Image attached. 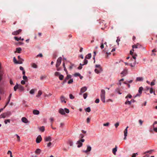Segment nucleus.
<instances>
[{
  "label": "nucleus",
  "instance_id": "f257e3e1",
  "mask_svg": "<svg viewBox=\"0 0 157 157\" xmlns=\"http://www.w3.org/2000/svg\"><path fill=\"white\" fill-rule=\"evenodd\" d=\"M69 112V109L66 108H65L64 109L60 108L59 110V113L62 115H65L66 113H68Z\"/></svg>",
  "mask_w": 157,
  "mask_h": 157
},
{
  "label": "nucleus",
  "instance_id": "f03ea898",
  "mask_svg": "<svg viewBox=\"0 0 157 157\" xmlns=\"http://www.w3.org/2000/svg\"><path fill=\"white\" fill-rule=\"evenodd\" d=\"M11 115V112L10 111H8L1 114L0 115V118H8Z\"/></svg>",
  "mask_w": 157,
  "mask_h": 157
},
{
  "label": "nucleus",
  "instance_id": "7ed1b4c3",
  "mask_svg": "<svg viewBox=\"0 0 157 157\" xmlns=\"http://www.w3.org/2000/svg\"><path fill=\"white\" fill-rule=\"evenodd\" d=\"M105 91L104 90H101L100 94L101 99L103 103L105 102Z\"/></svg>",
  "mask_w": 157,
  "mask_h": 157
},
{
  "label": "nucleus",
  "instance_id": "20e7f679",
  "mask_svg": "<svg viewBox=\"0 0 157 157\" xmlns=\"http://www.w3.org/2000/svg\"><path fill=\"white\" fill-rule=\"evenodd\" d=\"M85 141L84 139H82L80 140H78L76 143V144H78V147H82V143Z\"/></svg>",
  "mask_w": 157,
  "mask_h": 157
},
{
  "label": "nucleus",
  "instance_id": "39448f33",
  "mask_svg": "<svg viewBox=\"0 0 157 157\" xmlns=\"http://www.w3.org/2000/svg\"><path fill=\"white\" fill-rule=\"evenodd\" d=\"M62 60V58L61 57L57 59L56 65V67H59V66L61 63Z\"/></svg>",
  "mask_w": 157,
  "mask_h": 157
},
{
  "label": "nucleus",
  "instance_id": "423d86ee",
  "mask_svg": "<svg viewBox=\"0 0 157 157\" xmlns=\"http://www.w3.org/2000/svg\"><path fill=\"white\" fill-rule=\"evenodd\" d=\"M143 90V88L142 87H140L138 90V93L137 94L134 96V97H136L138 96H140L142 93V91Z\"/></svg>",
  "mask_w": 157,
  "mask_h": 157
},
{
  "label": "nucleus",
  "instance_id": "0eeeda50",
  "mask_svg": "<svg viewBox=\"0 0 157 157\" xmlns=\"http://www.w3.org/2000/svg\"><path fill=\"white\" fill-rule=\"evenodd\" d=\"M21 60H19V61H17L15 57H14L13 58V61L14 63L16 64H21L22 63L23 59H21Z\"/></svg>",
  "mask_w": 157,
  "mask_h": 157
},
{
  "label": "nucleus",
  "instance_id": "6e6552de",
  "mask_svg": "<svg viewBox=\"0 0 157 157\" xmlns=\"http://www.w3.org/2000/svg\"><path fill=\"white\" fill-rule=\"evenodd\" d=\"M21 29H19L16 31H14L12 33V34L14 35H17L19 34L21 32Z\"/></svg>",
  "mask_w": 157,
  "mask_h": 157
},
{
  "label": "nucleus",
  "instance_id": "1a4fd4ad",
  "mask_svg": "<svg viewBox=\"0 0 157 157\" xmlns=\"http://www.w3.org/2000/svg\"><path fill=\"white\" fill-rule=\"evenodd\" d=\"M87 88L86 86H84L81 89L79 94L80 95H81L82 94L85 92L87 90Z\"/></svg>",
  "mask_w": 157,
  "mask_h": 157
},
{
  "label": "nucleus",
  "instance_id": "9d476101",
  "mask_svg": "<svg viewBox=\"0 0 157 157\" xmlns=\"http://www.w3.org/2000/svg\"><path fill=\"white\" fill-rule=\"evenodd\" d=\"M128 127L127 126L124 132V140H126V136H127V134L128 133Z\"/></svg>",
  "mask_w": 157,
  "mask_h": 157
},
{
  "label": "nucleus",
  "instance_id": "9b49d317",
  "mask_svg": "<svg viewBox=\"0 0 157 157\" xmlns=\"http://www.w3.org/2000/svg\"><path fill=\"white\" fill-rule=\"evenodd\" d=\"M42 140V138L40 135H39L36 139V142L37 143H40Z\"/></svg>",
  "mask_w": 157,
  "mask_h": 157
},
{
  "label": "nucleus",
  "instance_id": "f8f14e48",
  "mask_svg": "<svg viewBox=\"0 0 157 157\" xmlns=\"http://www.w3.org/2000/svg\"><path fill=\"white\" fill-rule=\"evenodd\" d=\"M133 52H132V50L130 51V54L132 56L133 59L135 60L136 59V57L137 56V55L136 54H134Z\"/></svg>",
  "mask_w": 157,
  "mask_h": 157
},
{
  "label": "nucleus",
  "instance_id": "ddd939ff",
  "mask_svg": "<svg viewBox=\"0 0 157 157\" xmlns=\"http://www.w3.org/2000/svg\"><path fill=\"white\" fill-rule=\"evenodd\" d=\"M127 74V70L124 69L123 71L121 73V75L122 77H123L126 75Z\"/></svg>",
  "mask_w": 157,
  "mask_h": 157
},
{
  "label": "nucleus",
  "instance_id": "4468645a",
  "mask_svg": "<svg viewBox=\"0 0 157 157\" xmlns=\"http://www.w3.org/2000/svg\"><path fill=\"white\" fill-rule=\"evenodd\" d=\"M87 149L86 150L83 151V152L85 153H87L88 152H89V151H91V147L90 146H89V145H87Z\"/></svg>",
  "mask_w": 157,
  "mask_h": 157
},
{
  "label": "nucleus",
  "instance_id": "2eb2a0df",
  "mask_svg": "<svg viewBox=\"0 0 157 157\" xmlns=\"http://www.w3.org/2000/svg\"><path fill=\"white\" fill-rule=\"evenodd\" d=\"M102 71V68H100V69L97 68L95 69L94 71L96 73L98 74Z\"/></svg>",
  "mask_w": 157,
  "mask_h": 157
},
{
  "label": "nucleus",
  "instance_id": "dca6fc26",
  "mask_svg": "<svg viewBox=\"0 0 157 157\" xmlns=\"http://www.w3.org/2000/svg\"><path fill=\"white\" fill-rule=\"evenodd\" d=\"M21 121L25 123H27L29 122L27 119L25 117H23L21 119Z\"/></svg>",
  "mask_w": 157,
  "mask_h": 157
},
{
  "label": "nucleus",
  "instance_id": "f3484780",
  "mask_svg": "<svg viewBox=\"0 0 157 157\" xmlns=\"http://www.w3.org/2000/svg\"><path fill=\"white\" fill-rule=\"evenodd\" d=\"M18 89L20 92L24 91V87L21 85H19Z\"/></svg>",
  "mask_w": 157,
  "mask_h": 157
},
{
  "label": "nucleus",
  "instance_id": "a211bd4d",
  "mask_svg": "<svg viewBox=\"0 0 157 157\" xmlns=\"http://www.w3.org/2000/svg\"><path fill=\"white\" fill-rule=\"evenodd\" d=\"M60 99L61 102H64L65 103H66V102L65 100V97L63 96H62L60 97Z\"/></svg>",
  "mask_w": 157,
  "mask_h": 157
},
{
  "label": "nucleus",
  "instance_id": "6ab92c4d",
  "mask_svg": "<svg viewBox=\"0 0 157 157\" xmlns=\"http://www.w3.org/2000/svg\"><path fill=\"white\" fill-rule=\"evenodd\" d=\"M52 140L50 136L46 137L44 138V140L45 141H51Z\"/></svg>",
  "mask_w": 157,
  "mask_h": 157
},
{
  "label": "nucleus",
  "instance_id": "aec40b11",
  "mask_svg": "<svg viewBox=\"0 0 157 157\" xmlns=\"http://www.w3.org/2000/svg\"><path fill=\"white\" fill-rule=\"evenodd\" d=\"M117 146H116L113 149V151H112L114 155H116V152H117Z\"/></svg>",
  "mask_w": 157,
  "mask_h": 157
},
{
  "label": "nucleus",
  "instance_id": "412c9836",
  "mask_svg": "<svg viewBox=\"0 0 157 157\" xmlns=\"http://www.w3.org/2000/svg\"><path fill=\"white\" fill-rule=\"evenodd\" d=\"M41 151V150L39 148L36 149L35 151V153L36 154H40Z\"/></svg>",
  "mask_w": 157,
  "mask_h": 157
},
{
  "label": "nucleus",
  "instance_id": "4be33fe9",
  "mask_svg": "<svg viewBox=\"0 0 157 157\" xmlns=\"http://www.w3.org/2000/svg\"><path fill=\"white\" fill-rule=\"evenodd\" d=\"M33 113L34 115H38L39 113V111L37 110H34L33 111Z\"/></svg>",
  "mask_w": 157,
  "mask_h": 157
},
{
  "label": "nucleus",
  "instance_id": "5701e85b",
  "mask_svg": "<svg viewBox=\"0 0 157 157\" xmlns=\"http://www.w3.org/2000/svg\"><path fill=\"white\" fill-rule=\"evenodd\" d=\"M67 144L70 146H72L73 145V142L71 140H69L67 142Z\"/></svg>",
  "mask_w": 157,
  "mask_h": 157
},
{
  "label": "nucleus",
  "instance_id": "b1692460",
  "mask_svg": "<svg viewBox=\"0 0 157 157\" xmlns=\"http://www.w3.org/2000/svg\"><path fill=\"white\" fill-rule=\"evenodd\" d=\"M71 75H67L64 80V81L66 82L67 81V80L69 79H71Z\"/></svg>",
  "mask_w": 157,
  "mask_h": 157
},
{
  "label": "nucleus",
  "instance_id": "393cba45",
  "mask_svg": "<svg viewBox=\"0 0 157 157\" xmlns=\"http://www.w3.org/2000/svg\"><path fill=\"white\" fill-rule=\"evenodd\" d=\"M31 65L32 67L33 68H36L37 67V65L34 63H32Z\"/></svg>",
  "mask_w": 157,
  "mask_h": 157
},
{
  "label": "nucleus",
  "instance_id": "a878e982",
  "mask_svg": "<svg viewBox=\"0 0 157 157\" xmlns=\"http://www.w3.org/2000/svg\"><path fill=\"white\" fill-rule=\"evenodd\" d=\"M21 50H22V49H21V48H16V51L15 52H17L18 53H21Z\"/></svg>",
  "mask_w": 157,
  "mask_h": 157
},
{
  "label": "nucleus",
  "instance_id": "bb28decb",
  "mask_svg": "<svg viewBox=\"0 0 157 157\" xmlns=\"http://www.w3.org/2000/svg\"><path fill=\"white\" fill-rule=\"evenodd\" d=\"M143 80V78L142 77H137L136 78V81H142Z\"/></svg>",
  "mask_w": 157,
  "mask_h": 157
},
{
  "label": "nucleus",
  "instance_id": "cd10ccee",
  "mask_svg": "<svg viewBox=\"0 0 157 157\" xmlns=\"http://www.w3.org/2000/svg\"><path fill=\"white\" fill-rule=\"evenodd\" d=\"M88 63V60L86 59L85 58V59L84 60V63L83 64H82L80 63V65H84Z\"/></svg>",
  "mask_w": 157,
  "mask_h": 157
},
{
  "label": "nucleus",
  "instance_id": "c85d7f7f",
  "mask_svg": "<svg viewBox=\"0 0 157 157\" xmlns=\"http://www.w3.org/2000/svg\"><path fill=\"white\" fill-rule=\"evenodd\" d=\"M139 46V44H137L135 45H133L132 46V48L133 49H132V51H134V48H138V46Z\"/></svg>",
  "mask_w": 157,
  "mask_h": 157
},
{
  "label": "nucleus",
  "instance_id": "c756f323",
  "mask_svg": "<svg viewBox=\"0 0 157 157\" xmlns=\"http://www.w3.org/2000/svg\"><path fill=\"white\" fill-rule=\"evenodd\" d=\"M39 129L40 131L42 132H44L45 130V128L44 126H42L39 128Z\"/></svg>",
  "mask_w": 157,
  "mask_h": 157
},
{
  "label": "nucleus",
  "instance_id": "7c9ffc66",
  "mask_svg": "<svg viewBox=\"0 0 157 157\" xmlns=\"http://www.w3.org/2000/svg\"><path fill=\"white\" fill-rule=\"evenodd\" d=\"M42 91L41 90H39L38 92V94L36 95V97H39L42 94Z\"/></svg>",
  "mask_w": 157,
  "mask_h": 157
},
{
  "label": "nucleus",
  "instance_id": "2f4dec72",
  "mask_svg": "<svg viewBox=\"0 0 157 157\" xmlns=\"http://www.w3.org/2000/svg\"><path fill=\"white\" fill-rule=\"evenodd\" d=\"M19 85L17 83L16 85L14 87L13 89L15 91L17 90V89H18Z\"/></svg>",
  "mask_w": 157,
  "mask_h": 157
},
{
  "label": "nucleus",
  "instance_id": "473e14b6",
  "mask_svg": "<svg viewBox=\"0 0 157 157\" xmlns=\"http://www.w3.org/2000/svg\"><path fill=\"white\" fill-rule=\"evenodd\" d=\"M91 54L89 53L86 56L85 58L86 59H90L91 57Z\"/></svg>",
  "mask_w": 157,
  "mask_h": 157
},
{
  "label": "nucleus",
  "instance_id": "72a5a7b5",
  "mask_svg": "<svg viewBox=\"0 0 157 157\" xmlns=\"http://www.w3.org/2000/svg\"><path fill=\"white\" fill-rule=\"evenodd\" d=\"M5 124H7L8 123H10V119H6L4 121Z\"/></svg>",
  "mask_w": 157,
  "mask_h": 157
},
{
  "label": "nucleus",
  "instance_id": "f704fd0d",
  "mask_svg": "<svg viewBox=\"0 0 157 157\" xmlns=\"http://www.w3.org/2000/svg\"><path fill=\"white\" fill-rule=\"evenodd\" d=\"M103 42H104V40H102L101 41V46H100V48H101V49H103L104 48V45H103Z\"/></svg>",
  "mask_w": 157,
  "mask_h": 157
},
{
  "label": "nucleus",
  "instance_id": "c9c22d12",
  "mask_svg": "<svg viewBox=\"0 0 157 157\" xmlns=\"http://www.w3.org/2000/svg\"><path fill=\"white\" fill-rule=\"evenodd\" d=\"M63 66L64 68V71L66 72V73L67 74V71L66 69L65 66V64L64 63H63Z\"/></svg>",
  "mask_w": 157,
  "mask_h": 157
},
{
  "label": "nucleus",
  "instance_id": "e433bc0d",
  "mask_svg": "<svg viewBox=\"0 0 157 157\" xmlns=\"http://www.w3.org/2000/svg\"><path fill=\"white\" fill-rule=\"evenodd\" d=\"M156 124H157V122L155 121L154 124L153 126ZM154 130L155 132H157V128H155L154 126Z\"/></svg>",
  "mask_w": 157,
  "mask_h": 157
},
{
  "label": "nucleus",
  "instance_id": "4c0bfd02",
  "mask_svg": "<svg viewBox=\"0 0 157 157\" xmlns=\"http://www.w3.org/2000/svg\"><path fill=\"white\" fill-rule=\"evenodd\" d=\"M23 79L25 81L27 82L28 81V79L27 76H25V75H24L23 76Z\"/></svg>",
  "mask_w": 157,
  "mask_h": 157
},
{
  "label": "nucleus",
  "instance_id": "58836bf2",
  "mask_svg": "<svg viewBox=\"0 0 157 157\" xmlns=\"http://www.w3.org/2000/svg\"><path fill=\"white\" fill-rule=\"evenodd\" d=\"M14 39L15 40H17V41H18L19 40H20L21 39V37H20L18 38L17 36H14Z\"/></svg>",
  "mask_w": 157,
  "mask_h": 157
},
{
  "label": "nucleus",
  "instance_id": "ea45409f",
  "mask_svg": "<svg viewBox=\"0 0 157 157\" xmlns=\"http://www.w3.org/2000/svg\"><path fill=\"white\" fill-rule=\"evenodd\" d=\"M64 78L63 75H59V78L60 80H62Z\"/></svg>",
  "mask_w": 157,
  "mask_h": 157
},
{
  "label": "nucleus",
  "instance_id": "a19ab883",
  "mask_svg": "<svg viewBox=\"0 0 157 157\" xmlns=\"http://www.w3.org/2000/svg\"><path fill=\"white\" fill-rule=\"evenodd\" d=\"M35 90L34 89H31L30 91V93L31 94H34Z\"/></svg>",
  "mask_w": 157,
  "mask_h": 157
},
{
  "label": "nucleus",
  "instance_id": "79ce46f5",
  "mask_svg": "<svg viewBox=\"0 0 157 157\" xmlns=\"http://www.w3.org/2000/svg\"><path fill=\"white\" fill-rule=\"evenodd\" d=\"M125 104L126 105L128 104L129 105H130L131 104V101H127L125 102Z\"/></svg>",
  "mask_w": 157,
  "mask_h": 157
},
{
  "label": "nucleus",
  "instance_id": "37998d69",
  "mask_svg": "<svg viewBox=\"0 0 157 157\" xmlns=\"http://www.w3.org/2000/svg\"><path fill=\"white\" fill-rule=\"evenodd\" d=\"M86 112H88V113L90 112L91 111V109H90V107H88L86 109Z\"/></svg>",
  "mask_w": 157,
  "mask_h": 157
},
{
  "label": "nucleus",
  "instance_id": "c03bdc74",
  "mask_svg": "<svg viewBox=\"0 0 157 157\" xmlns=\"http://www.w3.org/2000/svg\"><path fill=\"white\" fill-rule=\"evenodd\" d=\"M87 96V93H85L83 94V97L84 99L86 98Z\"/></svg>",
  "mask_w": 157,
  "mask_h": 157
},
{
  "label": "nucleus",
  "instance_id": "a18cd8bd",
  "mask_svg": "<svg viewBox=\"0 0 157 157\" xmlns=\"http://www.w3.org/2000/svg\"><path fill=\"white\" fill-rule=\"evenodd\" d=\"M120 41V39L119 37H117V39L116 40V42L117 43L118 45H119V42Z\"/></svg>",
  "mask_w": 157,
  "mask_h": 157
},
{
  "label": "nucleus",
  "instance_id": "49530a36",
  "mask_svg": "<svg viewBox=\"0 0 157 157\" xmlns=\"http://www.w3.org/2000/svg\"><path fill=\"white\" fill-rule=\"evenodd\" d=\"M84 137V135L83 134H80V135H79V138L80 139H82Z\"/></svg>",
  "mask_w": 157,
  "mask_h": 157
},
{
  "label": "nucleus",
  "instance_id": "de8ad7c7",
  "mask_svg": "<svg viewBox=\"0 0 157 157\" xmlns=\"http://www.w3.org/2000/svg\"><path fill=\"white\" fill-rule=\"evenodd\" d=\"M73 82V79H71L68 82V83L69 84Z\"/></svg>",
  "mask_w": 157,
  "mask_h": 157
},
{
  "label": "nucleus",
  "instance_id": "09e8293b",
  "mask_svg": "<svg viewBox=\"0 0 157 157\" xmlns=\"http://www.w3.org/2000/svg\"><path fill=\"white\" fill-rule=\"evenodd\" d=\"M80 75V74L79 73H75L74 75L75 77H77L78 76H79Z\"/></svg>",
  "mask_w": 157,
  "mask_h": 157
},
{
  "label": "nucleus",
  "instance_id": "8fccbe9b",
  "mask_svg": "<svg viewBox=\"0 0 157 157\" xmlns=\"http://www.w3.org/2000/svg\"><path fill=\"white\" fill-rule=\"evenodd\" d=\"M60 74H59V73L58 72H56L55 73V75L56 76H57L58 75H59Z\"/></svg>",
  "mask_w": 157,
  "mask_h": 157
},
{
  "label": "nucleus",
  "instance_id": "3c124183",
  "mask_svg": "<svg viewBox=\"0 0 157 157\" xmlns=\"http://www.w3.org/2000/svg\"><path fill=\"white\" fill-rule=\"evenodd\" d=\"M69 97L71 99H73L74 98V96L71 94H70Z\"/></svg>",
  "mask_w": 157,
  "mask_h": 157
},
{
  "label": "nucleus",
  "instance_id": "603ef678",
  "mask_svg": "<svg viewBox=\"0 0 157 157\" xmlns=\"http://www.w3.org/2000/svg\"><path fill=\"white\" fill-rule=\"evenodd\" d=\"M135 64H136V61L135 60V63H134V65H133L132 63H130L129 64V65L131 67H135Z\"/></svg>",
  "mask_w": 157,
  "mask_h": 157
},
{
  "label": "nucleus",
  "instance_id": "864d4df0",
  "mask_svg": "<svg viewBox=\"0 0 157 157\" xmlns=\"http://www.w3.org/2000/svg\"><path fill=\"white\" fill-rule=\"evenodd\" d=\"M95 67L99 69H100V68H102L100 65H95Z\"/></svg>",
  "mask_w": 157,
  "mask_h": 157
},
{
  "label": "nucleus",
  "instance_id": "5fc2aeb1",
  "mask_svg": "<svg viewBox=\"0 0 157 157\" xmlns=\"http://www.w3.org/2000/svg\"><path fill=\"white\" fill-rule=\"evenodd\" d=\"M132 96L130 94H128L125 97L126 98H132Z\"/></svg>",
  "mask_w": 157,
  "mask_h": 157
},
{
  "label": "nucleus",
  "instance_id": "6e6d98bb",
  "mask_svg": "<svg viewBox=\"0 0 157 157\" xmlns=\"http://www.w3.org/2000/svg\"><path fill=\"white\" fill-rule=\"evenodd\" d=\"M119 122H117L115 124V127L116 128H117V127L119 126Z\"/></svg>",
  "mask_w": 157,
  "mask_h": 157
},
{
  "label": "nucleus",
  "instance_id": "4d7b16f0",
  "mask_svg": "<svg viewBox=\"0 0 157 157\" xmlns=\"http://www.w3.org/2000/svg\"><path fill=\"white\" fill-rule=\"evenodd\" d=\"M25 80H22L21 81V83L22 84V85H24L25 84Z\"/></svg>",
  "mask_w": 157,
  "mask_h": 157
},
{
  "label": "nucleus",
  "instance_id": "13d9d810",
  "mask_svg": "<svg viewBox=\"0 0 157 157\" xmlns=\"http://www.w3.org/2000/svg\"><path fill=\"white\" fill-rule=\"evenodd\" d=\"M15 135L17 136V138L18 139V141H20V136L17 135L16 134Z\"/></svg>",
  "mask_w": 157,
  "mask_h": 157
},
{
  "label": "nucleus",
  "instance_id": "bf43d9fd",
  "mask_svg": "<svg viewBox=\"0 0 157 157\" xmlns=\"http://www.w3.org/2000/svg\"><path fill=\"white\" fill-rule=\"evenodd\" d=\"M12 96V94H10L8 98V101H10Z\"/></svg>",
  "mask_w": 157,
  "mask_h": 157
},
{
  "label": "nucleus",
  "instance_id": "052dcab7",
  "mask_svg": "<svg viewBox=\"0 0 157 157\" xmlns=\"http://www.w3.org/2000/svg\"><path fill=\"white\" fill-rule=\"evenodd\" d=\"M99 101H100L99 99L97 98L95 100V103H98L99 102Z\"/></svg>",
  "mask_w": 157,
  "mask_h": 157
},
{
  "label": "nucleus",
  "instance_id": "680f3d73",
  "mask_svg": "<svg viewBox=\"0 0 157 157\" xmlns=\"http://www.w3.org/2000/svg\"><path fill=\"white\" fill-rule=\"evenodd\" d=\"M109 124V123L108 122H107L105 124H103V126H108Z\"/></svg>",
  "mask_w": 157,
  "mask_h": 157
},
{
  "label": "nucleus",
  "instance_id": "e2e57ef3",
  "mask_svg": "<svg viewBox=\"0 0 157 157\" xmlns=\"http://www.w3.org/2000/svg\"><path fill=\"white\" fill-rule=\"evenodd\" d=\"M86 120H87V123H90V119L89 117H88L87 118Z\"/></svg>",
  "mask_w": 157,
  "mask_h": 157
},
{
  "label": "nucleus",
  "instance_id": "0e129e2a",
  "mask_svg": "<svg viewBox=\"0 0 157 157\" xmlns=\"http://www.w3.org/2000/svg\"><path fill=\"white\" fill-rule=\"evenodd\" d=\"M153 92V88L152 87L151 88L150 90V93L151 94Z\"/></svg>",
  "mask_w": 157,
  "mask_h": 157
},
{
  "label": "nucleus",
  "instance_id": "69168bd1",
  "mask_svg": "<svg viewBox=\"0 0 157 157\" xmlns=\"http://www.w3.org/2000/svg\"><path fill=\"white\" fill-rule=\"evenodd\" d=\"M139 122L140 125H142L143 122L141 120H139Z\"/></svg>",
  "mask_w": 157,
  "mask_h": 157
},
{
  "label": "nucleus",
  "instance_id": "338daca9",
  "mask_svg": "<svg viewBox=\"0 0 157 157\" xmlns=\"http://www.w3.org/2000/svg\"><path fill=\"white\" fill-rule=\"evenodd\" d=\"M52 144V143L51 142H49L48 143V144L47 146L48 147H50Z\"/></svg>",
  "mask_w": 157,
  "mask_h": 157
},
{
  "label": "nucleus",
  "instance_id": "774afa93",
  "mask_svg": "<svg viewBox=\"0 0 157 157\" xmlns=\"http://www.w3.org/2000/svg\"><path fill=\"white\" fill-rule=\"evenodd\" d=\"M57 71H59L61 69V68L59 67H56Z\"/></svg>",
  "mask_w": 157,
  "mask_h": 157
}]
</instances>
